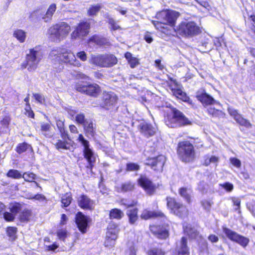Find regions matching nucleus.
Listing matches in <instances>:
<instances>
[{"instance_id": "obj_1", "label": "nucleus", "mask_w": 255, "mask_h": 255, "mask_svg": "<svg viewBox=\"0 0 255 255\" xmlns=\"http://www.w3.org/2000/svg\"><path fill=\"white\" fill-rule=\"evenodd\" d=\"M178 11L166 9L158 11L156 14V20H152V23L156 29L164 34H168L171 29L174 28L178 18L180 16Z\"/></svg>"}, {"instance_id": "obj_2", "label": "nucleus", "mask_w": 255, "mask_h": 255, "mask_svg": "<svg viewBox=\"0 0 255 255\" xmlns=\"http://www.w3.org/2000/svg\"><path fill=\"white\" fill-rule=\"evenodd\" d=\"M164 121L168 127L172 128L191 124L189 119L181 111L175 107H171L169 111L166 112L164 116Z\"/></svg>"}, {"instance_id": "obj_3", "label": "nucleus", "mask_w": 255, "mask_h": 255, "mask_svg": "<svg viewBox=\"0 0 255 255\" xmlns=\"http://www.w3.org/2000/svg\"><path fill=\"white\" fill-rule=\"evenodd\" d=\"M176 151L179 159L184 163L193 162L196 158L194 146L189 140L179 141L176 148Z\"/></svg>"}, {"instance_id": "obj_4", "label": "nucleus", "mask_w": 255, "mask_h": 255, "mask_svg": "<svg viewBox=\"0 0 255 255\" xmlns=\"http://www.w3.org/2000/svg\"><path fill=\"white\" fill-rule=\"evenodd\" d=\"M166 207L170 214L183 219L189 215V210L182 201L173 197H166Z\"/></svg>"}, {"instance_id": "obj_5", "label": "nucleus", "mask_w": 255, "mask_h": 255, "mask_svg": "<svg viewBox=\"0 0 255 255\" xmlns=\"http://www.w3.org/2000/svg\"><path fill=\"white\" fill-rule=\"evenodd\" d=\"M202 27L194 21H181L177 26L175 31L185 38H191L202 32Z\"/></svg>"}, {"instance_id": "obj_6", "label": "nucleus", "mask_w": 255, "mask_h": 255, "mask_svg": "<svg viewBox=\"0 0 255 255\" xmlns=\"http://www.w3.org/2000/svg\"><path fill=\"white\" fill-rule=\"evenodd\" d=\"M118 59L112 54H101L92 56L90 62L92 64L101 68L113 67L118 63Z\"/></svg>"}, {"instance_id": "obj_7", "label": "nucleus", "mask_w": 255, "mask_h": 255, "mask_svg": "<svg viewBox=\"0 0 255 255\" xmlns=\"http://www.w3.org/2000/svg\"><path fill=\"white\" fill-rule=\"evenodd\" d=\"M75 89L81 94L94 98H98L102 92V89L98 84L89 82L86 85L77 83L75 85Z\"/></svg>"}, {"instance_id": "obj_8", "label": "nucleus", "mask_w": 255, "mask_h": 255, "mask_svg": "<svg viewBox=\"0 0 255 255\" xmlns=\"http://www.w3.org/2000/svg\"><path fill=\"white\" fill-rule=\"evenodd\" d=\"M38 46L29 49V53L25 56V61L21 65V69H24L27 68L29 71L35 70L40 61V59L37 57L38 50Z\"/></svg>"}, {"instance_id": "obj_9", "label": "nucleus", "mask_w": 255, "mask_h": 255, "mask_svg": "<svg viewBox=\"0 0 255 255\" xmlns=\"http://www.w3.org/2000/svg\"><path fill=\"white\" fill-rule=\"evenodd\" d=\"M78 140L84 146L83 156L88 162L86 168L92 172L94 166V164L96 162V158L94 156V153L89 147V141L84 138L82 134H79Z\"/></svg>"}, {"instance_id": "obj_10", "label": "nucleus", "mask_w": 255, "mask_h": 255, "mask_svg": "<svg viewBox=\"0 0 255 255\" xmlns=\"http://www.w3.org/2000/svg\"><path fill=\"white\" fill-rule=\"evenodd\" d=\"M118 100L117 95L113 92L104 91L101 97L100 107L106 110L113 109Z\"/></svg>"}, {"instance_id": "obj_11", "label": "nucleus", "mask_w": 255, "mask_h": 255, "mask_svg": "<svg viewBox=\"0 0 255 255\" xmlns=\"http://www.w3.org/2000/svg\"><path fill=\"white\" fill-rule=\"evenodd\" d=\"M168 224H150L149 226L150 232L159 240H164L169 238V231Z\"/></svg>"}, {"instance_id": "obj_12", "label": "nucleus", "mask_w": 255, "mask_h": 255, "mask_svg": "<svg viewBox=\"0 0 255 255\" xmlns=\"http://www.w3.org/2000/svg\"><path fill=\"white\" fill-rule=\"evenodd\" d=\"M223 232L230 240L238 244L244 248L247 247L250 243V239L248 238L239 234L229 228H223Z\"/></svg>"}, {"instance_id": "obj_13", "label": "nucleus", "mask_w": 255, "mask_h": 255, "mask_svg": "<svg viewBox=\"0 0 255 255\" xmlns=\"http://www.w3.org/2000/svg\"><path fill=\"white\" fill-rule=\"evenodd\" d=\"M166 160V157L159 154L154 157H148L146 159L144 164L156 172H161Z\"/></svg>"}, {"instance_id": "obj_14", "label": "nucleus", "mask_w": 255, "mask_h": 255, "mask_svg": "<svg viewBox=\"0 0 255 255\" xmlns=\"http://www.w3.org/2000/svg\"><path fill=\"white\" fill-rule=\"evenodd\" d=\"M90 28V22L84 20L81 21L71 33V38L76 39L78 38H83L86 37L89 34Z\"/></svg>"}, {"instance_id": "obj_15", "label": "nucleus", "mask_w": 255, "mask_h": 255, "mask_svg": "<svg viewBox=\"0 0 255 255\" xmlns=\"http://www.w3.org/2000/svg\"><path fill=\"white\" fill-rule=\"evenodd\" d=\"M70 25L64 22L56 23L52 25L49 29V33L51 35L59 38L60 36L67 35L70 31Z\"/></svg>"}, {"instance_id": "obj_16", "label": "nucleus", "mask_w": 255, "mask_h": 255, "mask_svg": "<svg viewBox=\"0 0 255 255\" xmlns=\"http://www.w3.org/2000/svg\"><path fill=\"white\" fill-rule=\"evenodd\" d=\"M138 185L148 195H153L157 188V186L145 175H140L137 180Z\"/></svg>"}, {"instance_id": "obj_17", "label": "nucleus", "mask_w": 255, "mask_h": 255, "mask_svg": "<svg viewBox=\"0 0 255 255\" xmlns=\"http://www.w3.org/2000/svg\"><path fill=\"white\" fill-rule=\"evenodd\" d=\"M59 60L62 62L79 67L81 63L77 60L74 53L70 50L65 49L58 54Z\"/></svg>"}, {"instance_id": "obj_18", "label": "nucleus", "mask_w": 255, "mask_h": 255, "mask_svg": "<svg viewBox=\"0 0 255 255\" xmlns=\"http://www.w3.org/2000/svg\"><path fill=\"white\" fill-rule=\"evenodd\" d=\"M89 217L85 215L82 212H78L75 217V222L79 231L83 234L86 233L91 222Z\"/></svg>"}, {"instance_id": "obj_19", "label": "nucleus", "mask_w": 255, "mask_h": 255, "mask_svg": "<svg viewBox=\"0 0 255 255\" xmlns=\"http://www.w3.org/2000/svg\"><path fill=\"white\" fill-rule=\"evenodd\" d=\"M172 94L177 99H178L182 101L187 103L192 108L196 109L197 108V104L195 101L191 99L187 94L183 92L180 88H170Z\"/></svg>"}, {"instance_id": "obj_20", "label": "nucleus", "mask_w": 255, "mask_h": 255, "mask_svg": "<svg viewBox=\"0 0 255 255\" xmlns=\"http://www.w3.org/2000/svg\"><path fill=\"white\" fill-rule=\"evenodd\" d=\"M228 111L229 115L232 117L237 123L242 127L246 128H250L252 125L248 120L245 118L244 116L239 113L238 110L233 108H228Z\"/></svg>"}, {"instance_id": "obj_21", "label": "nucleus", "mask_w": 255, "mask_h": 255, "mask_svg": "<svg viewBox=\"0 0 255 255\" xmlns=\"http://www.w3.org/2000/svg\"><path fill=\"white\" fill-rule=\"evenodd\" d=\"M77 204L82 209L92 211L94 209V201L84 194L80 195L77 198Z\"/></svg>"}, {"instance_id": "obj_22", "label": "nucleus", "mask_w": 255, "mask_h": 255, "mask_svg": "<svg viewBox=\"0 0 255 255\" xmlns=\"http://www.w3.org/2000/svg\"><path fill=\"white\" fill-rule=\"evenodd\" d=\"M195 97L203 106L212 105L217 103L216 101L207 93L205 89L201 91H197Z\"/></svg>"}, {"instance_id": "obj_23", "label": "nucleus", "mask_w": 255, "mask_h": 255, "mask_svg": "<svg viewBox=\"0 0 255 255\" xmlns=\"http://www.w3.org/2000/svg\"><path fill=\"white\" fill-rule=\"evenodd\" d=\"M190 248L188 246L187 239L185 237H182L180 241V246H177L172 255H190Z\"/></svg>"}, {"instance_id": "obj_24", "label": "nucleus", "mask_w": 255, "mask_h": 255, "mask_svg": "<svg viewBox=\"0 0 255 255\" xmlns=\"http://www.w3.org/2000/svg\"><path fill=\"white\" fill-rule=\"evenodd\" d=\"M87 43H94L99 46H110L111 43L108 39L98 34H94L87 40Z\"/></svg>"}, {"instance_id": "obj_25", "label": "nucleus", "mask_w": 255, "mask_h": 255, "mask_svg": "<svg viewBox=\"0 0 255 255\" xmlns=\"http://www.w3.org/2000/svg\"><path fill=\"white\" fill-rule=\"evenodd\" d=\"M140 218L144 220H148L152 218H166V215L161 211H150L147 209L143 210L140 215Z\"/></svg>"}, {"instance_id": "obj_26", "label": "nucleus", "mask_w": 255, "mask_h": 255, "mask_svg": "<svg viewBox=\"0 0 255 255\" xmlns=\"http://www.w3.org/2000/svg\"><path fill=\"white\" fill-rule=\"evenodd\" d=\"M191 237L194 239L199 241L198 245L201 252H204L208 250V244L202 235L197 231H194L191 234Z\"/></svg>"}, {"instance_id": "obj_27", "label": "nucleus", "mask_w": 255, "mask_h": 255, "mask_svg": "<svg viewBox=\"0 0 255 255\" xmlns=\"http://www.w3.org/2000/svg\"><path fill=\"white\" fill-rule=\"evenodd\" d=\"M33 218V213L31 209L25 208L21 211L18 216V220L21 223H27Z\"/></svg>"}, {"instance_id": "obj_28", "label": "nucleus", "mask_w": 255, "mask_h": 255, "mask_svg": "<svg viewBox=\"0 0 255 255\" xmlns=\"http://www.w3.org/2000/svg\"><path fill=\"white\" fill-rule=\"evenodd\" d=\"M11 118L9 116H5L0 121V135L9 133L10 128L9 125Z\"/></svg>"}, {"instance_id": "obj_29", "label": "nucleus", "mask_w": 255, "mask_h": 255, "mask_svg": "<svg viewBox=\"0 0 255 255\" xmlns=\"http://www.w3.org/2000/svg\"><path fill=\"white\" fill-rule=\"evenodd\" d=\"M140 132L146 137L153 136L155 133V130L152 126L148 123H143L139 125Z\"/></svg>"}, {"instance_id": "obj_30", "label": "nucleus", "mask_w": 255, "mask_h": 255, "mask_svg": "<svg viewBox=\"0 0 255 255\" xmlns=\"http://www.w3.org/2000/svg\"><path fill=\"white\" fill-rule=\"evenodd\" d=\"M62 138V139H58L54 143L55 148L59 151L62 149H70L71 145L68 140L71 141L70 137L69 136V138L65 137Z\"/></svg>"}, {"instance_id": "obj_31", "label": "nucleus", "mask_w": 255, "mask_h": 255, "mask_svg": "<svg viewBox=\"0 0 255 255\" xmlns=\"http://www.w3.org/2000/svg\"><path fill=\"white\" fill-rule=\"evenodd\" d=\"M138 209L134 208L127 211L126 214L128 218V221L130 225H135L138 220Z\"/></svg>"}, {"instance_id": "obj_32", "label": "nucleus", "mask_w": 255, "mask_h": 255, "mask_svg": "<svg viewBox=\"0 0 255 255\" xmlns=\"http://www.w3.org/2000/svg\"><path fill=\"white\" fill-rule=\"evenodd\" d=\"M135 188L134 184L130 181L122 183L120 186L117 187L118 192L126 193L132 192Z\"/></svg>"}, {"instance_id": "obj_33", "label": "nucleus", "mask_w": 255, "mask_h": 255, "mask_svg": "<svg viewBox=\"0 0 255 255\" xmlns=\"http://www.w3.org/2000/svg\"><path fill=\"white\" fill-rule=\"evenodd\" d=\"M207 113L212 118H223L225 113L222 110L217 109L214 107H210L206 110Z\"/></svg>"}, {"instance_id": "obj_34", "label": "nucleus", "mask_w": 255, "mask_h": 255, "mask_svg": "<svg viewBox=\"0 0 255 255\" xmlns=\"http://www.w3.org/2000/svg\"><path fill=\"white\" fill-rule=\"evenodd\" d=\"M15 151L19 154H21L27 151H33L32 146L26 142L18 143L15 148Z\"/></svg>"}, {"instance_id": "obj_35", "label": "nucleus", "mask_w": 255, "mask_h": 255, "mask_svg": "<svg viewBox=\"0 0 255 255\" xmlns=\"http://www.w3.org/2000/svg\"><path fill=\"white\" fill-rule=\"evenodd\" d=\"M118 238V235H117L116 232L112 234L107 233L104 242L105 246L109 248L113 247Z\"/></svg>"}, {"instance_id": "obj_36", "label": "nucleus", "mask_w": 255, "mask_h": 255, "mask_svg": "<svg viewBox=\"0 0 255 255\" xmlns=\"http://www.w3.org/2000/svg\"><path fill=\"white\" fill-rule=\"evenodd\" d=\"M84 129L87 136L94 137L95 135V127L92 121L87 122L85 125H83Z\"/></svg>"}, {"instance_id": "obj_37", "label": "nucleus", "mask_w": 255, "mask_h": 255, "mask_svg": "<svg viewBox=\"0 0 255 255\" xmlns=\"http://www.w3.org/2000/svg\"><path fill=\"white\" fill-rule=\"evenodd\" d=\"M219 161V158L218 156L212 155L211 156L208 155H206L203 157V160L202 162V165L204 166H208L211 163H214L217 165L218 162Z\"/></svg>"}, {"instance_id": "obj_38", "label": "nucleus", "mask_w": 255, "mask_h": 255, "mask_svg": "<svg viewBox=\"0 0 255 255\" xmlns=\"http://www.w3.org/2000/svg\"><path fill=\"white\" fill-rule=\"evenodd\" d=\"M56 8L57 7L55 3L51 4L48 7L46 13L42 16V19H43L45 22L50 20L56 10Z\"/></svg>"}, {"instance_id": "obj_39", "label": "nucleus", "mask_w": 255, "mask_h": 255, "mask_svg": "<svg viewBox=\"0 0 255 255\" xmlns=\"http://www.w3.org/2000/svg\"><path fill=\"white\" fill-rule=\"evenodd\" d=\"M109 219L111 220L116 219L120 220L124 217V213L123 211L118 208L112 209L109 211Z\"/></svg>"}, {"instance_id": "obj_40", "label": "nucleus", "mask_w": 255, "mask_h": 255, "mask_svg": "<svg viewBox=\"0 0 255 255\" xmlns=\"http://www.w3.org/2000/svg\"><path fill=\"white\" fill-rule=\"evenodd\" d=\"M72 193L70 192L65 193L61 198V207L62 208L68 207L72 203Z\"/></svg>"}, {"instance_id": "obj_41", "label": "nucleus", "mask_w": 255, "mask_h": 255, "mask_svg": "<svg viewBox=\"0 0 255 255\" xmlns=\"http://www.w3.org/2000/svg\"><path fill=\"white\" fill-rule=\"evenodd\" d=\"M125 57L127 60L130 68H134L139 64L138 58L133 57L132 54L129 52L125 53Z\"/></svg>"}, {"instance_id": "obj_42", "label": "nucleus", "mask_w": 255, "mask_h": 255, "mask_svg": "<svg viewBox=\"0 0 255 255\" xmlns=\"http://www.w3.org/2000/svg\"><path fill=\"white\" fill-rule=\"evenodd\" d=\"M13 35L20 43H23L26 37V32L20 29L15 30L13 31Z\"/></svg>"}, {"instance_id": "obj_43", "label": "nucleus", "mask_w": 255, "mask_h": 255, "mask_svg": "<svg viewBox=\"0 0 255 255\" xmlns=\"http://www.w3.org/2000/svg\"><path fill=\"white\" fill-rule=\"evenodd\" d=\"M51 128V125L49 123H42L40 124V130L42 132L43 135L46 138L52 137V135L48 133Z\"/></svg>"}, {"instance_id": "obj_44", "label": "nucleus", "mask_w": 255, "mask_h": 255, "mask_svg": "<svg viewBox=\"0 0 255 255\" xmlns=\"http://www.w3.org/2000/svg\"><path fill=\"white\" fill-rule=\"evenodd\" d=\"M102 8L100 4L90 5L87 10V15L89 16H96Z\"/></svg>"}, {"instance_id": "obj_45", "label": "nucleus", "mask_w": 255, "mask_h": 255, "mask_svg": "<svg viewBox=\"0 0 255 255\" xmlns=\"http://www.w3.org/2000/svg\"><path fill=\"white\" fill-rule=\"evenodd\" d=\"M56 126L60 133L61 137L69 138V135L66 130L64 122L59 120L56 122Z\"/></svg>"}, {"instance_id": "obj_46", "label": "nucleus", "mask_w": 255, "mask_h": 255, "mask_svg": "<svg viewBox=\"0 0 255 255\" xmlns=\"http://www.w3.org/2000/svg\"><path fill=\"white\" fill-rule=\"evenodd\" d=\"M17 228L14 226H9L6 228V233L11 241H15L17 238Z\"/></svg>"}, {"instance_id": "obj_47", "label": "nucleus", "mask_w": 255, "mask_h": 255, "mask_svg": "<svg viewBox=\"0 0 255 255\" xmlns=\"http://www.w3.org/2000/svg\"><path fill=\"white\" fill-rule=\"evenodd\" d=\"M179 195L183 197L188 203L191 202V196L188 193L187 187H180L178 190Z\"/></svg>"}, {"instance_id": "obj_48", "label": "nucleus", "mask_w": 255, "mask_h": 255, "mask_svg": "<svg viewBox=\"0 0 255 255\" xmlns=\"http://www.w3.org/2000/svg\"><path fill=\"white\" fill-rule=\"evenodd\" d=\"M166 252L164 249L159 247H152L147 252V255H165Z\"/></svg>"}, {"instance_id": "obj_49", "label": "nucleus", "mask_w": 255, "mask_h": 255, "mask_svg": "<svg viewBox=\"0 0 255 255\" xmlns=\"http://www.w3.org/2000/svg\"><path fill=\"white\" fill-rule=\"evenodd\" d=\"M6 176L12 179H19L22 178L20 172L16 169H9L6 173Z\"/></svg>"}, {"instance_id": "obj_50", "label": "nucleus", "mask_w": 255, "mask_h": 255, "mask_svg": "<svg viewBox=\"0 0 255 255\" xmlns=\"http://www.w3.org/2000/svg\"><path fill=\"white\" fill-rule=\"evenodd\" d=\"M22 178L24 179V180L28 182H34L37 185L38 183L34 181V180L36 178V176L35 174L32 172L27 171L25 172L22 174Z\"/></svg>"}, {"instance_id": "obj_51", "label": "nucleus", "mask_w": 255, "mask_h": 255, "mask_svg": "<svg viewBox=\"0 0 255 255\" xmlns=\"http://www.w3.org/2000/svg\"><path fill=\"white\" fill-rule=\"evenodd\" d=\"M108 23L109 25V28L111 31H115L122 29L121 27L118 24L114 18L109 17L108 18Z\"/></svg>"}, {"instance_id": "obj_52", "label": "nucleus", "mask_w": 255, "mask_h": 255, "mask_svg": "<svg viewBox=\"0 0 255 255\" xmlns=\"http://www.w3.org/2000/svg\"><path fill=\"white\" fill-rule=\"evenodd\" d=\"M140 169V166L136 163L128 162L126 164V171L127 172L137 171Z\"/></svg>"}, {"instance_id": "obj_53", "label": "nucleus", "mask_w": 255, "mask_h": 255, "mask_svg": "<svg viewBox=\"0 0 255 255\" xmlns=\"http://www.w3.org/2000/svg\"><path fill=\"white\" fill-rule=\"evenodd\" d=\"M120 204L126 208H129L136 206L137 204V201L136 200H132L129 203L127 199L123 198L120 200Z\"/></svg>"}, {"instance_id": "obj_54", "label": "nucleus", "mask_w": 255, "mask_h": 255, "mask_svg": "<svg viewBox=\"0 0 255 255\" xmlns=\"http://www.w3.org/2000/svg\"><path fill=\"white\" fill-rule=\"evenodd\" d=\"M68 232L66 229H61L58 230L56 232V235L59 239L65 241L66 238L68 236Z\"/></svg>"}, {"instance_id": "obj_55", "label": "nucleus", "mask_w": 255, "mask_h": 255, "mask_svg": "<svg viewBox=\"0 0 255 255\" xmlns=\"http://www.w3.org/2000/svg\"><path fill=\"white\" fill-rule=\"evenodd\" d=\"M118 227L117 224L114 222L110 223L107 227V233L112 234V233L116 232L117 235H118L119 229Z\"/></svg>"}, {"instance_id": "obj_56", "label": "nucleus", "mask_w": 255, "mask_h": 255, "mask_svg": "<svg viewBox=\"0 0 255 255\" xmlns=\"http://www.w3.org/2000/svg\"><path fill=\"white\" fill-rule=\"evenodd\" d=\"M21 208L22 205L20 203L15 202L10 207L9 211L15 216L17 213H19Z\"/></svg>"}, {"instance_id": "obj_57", "label": "nucleus", "mask_w": 255, "mask_h": 255, "mask_svg": "<svg viewBox=\"0 0 255 255\" xmlns=\"http://www.w3.org/2000/svg\"><path fill=\"white\" fill-rule=\"evenodd\" d=\"M75 121L79 125H84L87 122L83 113L78 114L75 116Z\"/></svg>"}, {"instance_id": "obj_58", "label": "nucleus", "mask_w": 255, "mask_h": 255, "mask_svg": "<svg viewBox=\"0 0 255 255\" xmlns=\"http://www.w3.org/2000/svg\"><path fill=\"white\" fill-rule=\"evenodd\" d=\"M201 205L204 210L210 211L213 202L209 200H203L201 202Z\"/></svg>"}, {"instance_id": "obj_59", "label": "nucleus", "mask_w": 255, "mask_h": 255, "mask_svg": "<svg viewBox=\"0 0 255 255\" xmlns=\"http://www.w3.org/2000/svg\"><path fill=\"white\" fill-rule=\"evenodd\" d=\"M15 216L14 215V214L12 213L11 212H5L3 214V217L4 219L6 222H8L13 221L15 219Z\"/></svg>"}, {"instance_id": "obj_60", "label": "nucleus", "mask_w": 255, "mask_h": 255, "mask_svg": "<svg viewBox=\"0 0 255 255\" xmlns=\"http://www.w3.org/2000/svg\"><path fill=\"white\" fill-rule=\"evenodd\" d=\"M208 184L204 181H201L198 184V190L201 193L206 192Z\"/></svg>"}, {"instance_id": "obj_61", "label": "nucleus", "mask_w": 255, "mask_h": 255, "mask_svg": "<svg viewBox=\"0 0 255 255\" xmlns=\"http://www.w3.org/2000/svg\"><path fill=\"white\" fill-rule=\"evenodd\" d=\"M233 205L235 206L234 210L235 211H239L240 209L241 200L237 197H233L232 198Z\"/></svg>"}, {"instance_id": "obj_62", "label": "nucleus", "mask_w": 255, "mask_h": 255, "mask_svg": "<svg viewBox=\"0 0 255 255\" xmlns=\"http://www.w3.org/2000/svg\"><path fill=\"white\" fill-rule=\"evenodd\" d=\"M42 15V11L40 10V8L36 9L32 11L30 14V17L31 18H40Z\"/></svg>"}, {"instance_id": "obj_63", "label": "nucleus", "mask_w": 255, "mask_h": 255, "mask_svg": "<svg viewBox=\"0 0 255 255\" xmlns=\"http://www.w3.org/2000/svg\"><path fill=\"white\" fill-rule=\"evenodd\" d=\"M24 110L25 111V114L28 118H30L32 119L34 118L35 114H34L33 111H32V110L31 109L30 106H27V107L25 106Z\"/></svg>"}, {"instance_id": "obj_64", "label": "nucleus", "mask_w": 255, "mask_h": 255, "mask_svg": "<svg viewBox=\"0 0 255 255\" xmlns=\"http://www.w3.org/2000/svg\"><path fill=\"white\" fill-rule=\"evenodd\" d=\"M221 186L227 192H231L234 188L232 183L226 182L221 184Z\"/></svg>"}]
</instances>
